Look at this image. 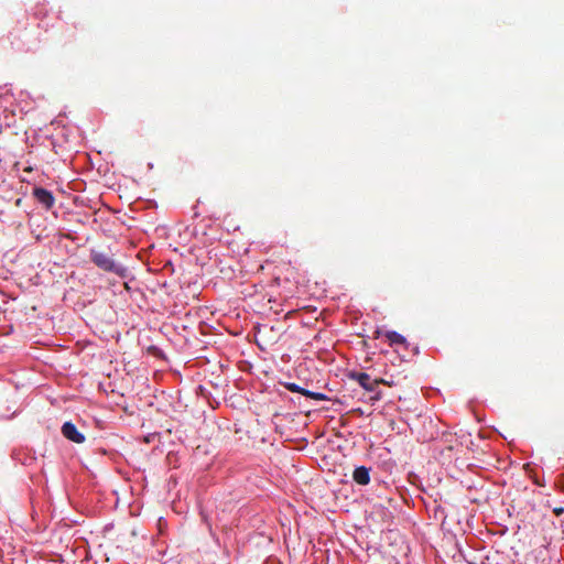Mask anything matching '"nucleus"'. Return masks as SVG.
<instances>
[{
  "label": "nucleus",
  "mask_w": 564,
  "mask_h": 564,
  "mask_svg": "<svg viewBox=\"0 0 564 564\" xmlns=\"http://www.w3.org/2000/svg\"><path fill=\"white\" fill-rule=\"evenodd\" d=\"M563 512H564V509H563V508H556V509H554V513H555L556 516H560V514H562Z\"/></svg>",
  "instance_id": "10"
},
{
  "label": "nucleus",
  "mask_w": 564,
  "mask_h": 564,
  "mask_svg": "<svg viewBox=\"0 0 564 564\" xmlns=\"http://www.w3.org/2000/svg\"><path fill=\"white\" fill-rule=\"evenodd\" d=\"M90 260L102 271L112 272L120 276L126 273V269L113 260L109 251L91 250Z\"/></svg>",
  "instance_id": "1"
},
{
  "label": "nucleus",
  "mask_w": 564,
  "mask_h": 564,
  "mask_svg": "<svg viewBox=\"0 0 564 564\" xmlns=\"http://www.w3.org/2000/svg\"><path fill=\"white\" fill-rule=\"evenodd\" d=\"M352 479L358 485H368L370 482V468L365 466L357 467L352 473Z\"/></svg>",
  "instance_id": "5"
},
{
  "label": "nucleus",
  "mask_w": 564,
  "mask_h": 564,
  "mask_svg": "<svg viewBox=\"0 0 564 564\" xmlns=\"http://www.w3.org/2000/svg\"><path fill=\"white\" fill-rule=\"evenodd\" d=\"M17 205H18V206H19V205H21V199H20V198H19V199H17Z\"/></svg>",
  "instance_id": "11"
},
{
  "label": "nucleus",
  "mask_w": 564,
  "mask_h": 564,
  "mask_svg": "<svg viewBox=\"0 0 564 564\" xmlns=\"http://www.w3.org/2000/svg\"><path fill=\"white\" fill-rule=\"evenodd\" d=\"M348 378L350 380H354L360 384L366 391L368 392H376V395H373L372 400H380L381 399V392L377 391L379 384H387L390 386V383L382 379V378H375L372 379L370 375L362 371H350L348 373Z\"/></svg>",
  "instance_id": "2"
},
{
  "label": "nucleus",
  "mask_w": 564,
  "mask_h": 564,
  "mask_svg": "<svg viewBox=\"0 0 564 564\" xmlns=\"http://www.w3.org/2000/svg\"><path fill=\"white\" fill-rule=\"evenodd\" d=\"M305 397L311 398L313 400H318V401L328 400V398L324 393L313 392L310 390L305 391Z\"/></svg>",
  "instance_id": "7"
},
{
  "label": "nucleus",
  "mask_w": 564,
  "mask_h": 564,
  "mask_svg": "<svg viewBox=\"0 0 564 564\" xmlns=\"http://www.w3.org/2000/svg\"><path fill=\"white\" fill-rule=\"evenodd\" d=\"M384 336L390 345H404L406 341L404 336L393 330L386 332Z\"/></svg>",
  "instance_id": "6"
},
{
  "label": "nucleus",
  "mask_w": 564,
  "mask_h": 564,
  "mask_svg": "<svg viewBox=\"0 0 564 564\" xmlns=\"http://www.w3.org/2000/svg\"><path fill=\"white\" fill-rule=\"evenodd\" d=\"M285 387L291 392H297V393L305 395L306 389H303L295 383H286Z\"/></svg>",
  "instance_id": "8"
},
{
  "label": "nucleus",
  "mask_w": 564,
  "mask_h": 564,
  "mask_svg": "<svg viewBox=\"0 0 564 564\" xmlns=\"http://www.w3.org/2000/svg\"><path fill=\"white\" fill-rule=\"evenodd\" d=\"M381 335H384V333H383L382 330L377 329V330L375 332V338H379Z\"/></svg>",
  "instance_id": "9"
},
{
  "label": "nucleus",
  "mask_w": 564,
  "mask_h": 564,
  "mask_svg": "<svg viewBox=\"0 0 564 564\" xmlns=\"http://www.w3.org/2000/svg\"><path fill=\"white\" fill-rule=\"evenodd\" d=\"M33 196L46 209L52 208L55 203V198H54L53 194L43 187H35L33 189Z\"/></svg>",
  "instance_id": "4"
},
{
  "label": "nucleus",
  "mask_w": 564,
  "mask_h": 564,
  "mask_svg": "<svg viewBox=\"0 0 564 564\" xmlns=\"http://www.w3.org/2000/svg\"><path fill=\"white\" fill-rule=\"evenodd\" d=\"M62 434L65 438L74 443L82 444L85 442V435L80 433L72 422H65L63 424Z\"/></svg>",
  "instance_id": "3"
}]
</instances>
